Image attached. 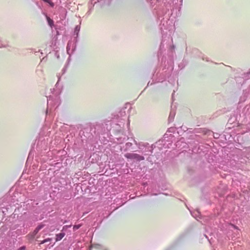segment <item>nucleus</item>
Segmentation results:
<instances>
[{"label": "nucleus", "instance_id": "24", "mask_svg": "<svg viewBox=\"0 0 250 250\" xmlns=\"http://www.w3.org/2000/svg\"><path fill=\"white\" fill-rule=\"evenodd\" d=\"M146 160L148 161V162H152V161L150 157H147Z\"/></svg>", "mask_w": 250, "mask_h": 250}, {"label": "nucleus", "instance_id": "3", "mask_svg": "<svg viewBox=\"0 0 250 250\" xmlns=\"http://www.w3.org/2000/svg\"><path fill=\"white\" fill-rule=\"evenodd\" d=\"M112 0H90L89 3V11L87 12L88 14H90V11L92 9L94 5L97 2H99L101 6L104 5H109Z\"/></svg>", "mask_w": 250, "mask_h": 250}, {"label": "nucleus", "instance_id": "35", "mask_svg": "<svg viewBox=\"0 0 250 250\" xmlns=\"http://www.w3.org/2000/svg\"><path fill=\"white\" fill-rule=\"evenodd\" d=\"M146 87L144 88V90H146Z\"/></svg>", "mask_w": 250, "mask_h": 250}, {"label": "nucleus", "instance_id": "4", "mask_svg": "<svg viewBox=\"0 0 250 250\" xmlns=\"http://www.w3.org/2000/svg\"><path fill=\"white\" fill-rule=\"evenodd\" d=\"M125 157L128 159L135 160L137 162H140L145 160L144 156L134 153H127L125 154Z\"/></svg>", "mask_w": 250, "mask_h": 250}, {"label": "nucleus", "instance_id": "2", "mask_svg": "<svg viewBox=\"0 0 250 250\" xmlns=\"http://www.w3.org/2000/svg\"><path fill=\"white\" fill-rule=\"evenodd\" d=\"M165 63L166 61H165V67L162 69V71L160 74V77L161 78L159 79V80L162 82L166 80L170 76L173 69V62L172 59H170L169 61H167V63L168 64V66L167 68H166L167 64Z\"/></svg>", "mask_w": 250, "mask_h": 250}, {"label": "nucleus", "instance_id": "27", "mask_svg": "<svg viewBox=\"0 0 250 250\" xmlns=\"http://www.w3.org/2000/svg\"><path fill=\"white\" fill-rule=\"evenodd\" d=\"M152 83H150V82H149L147 83V86H148L149 85H152Z\"/></svg>", "mask_w": 250, "mask_h": 250}, {"label": "nucleus", "instance_id": "16", "mask_svg": "<svg viewBox=\"0 0 250 250\" xmlns=\"http://www.w3.org/2000/svg\"><path fill=\"white\" fill-rule=\"evenodd\" d=\"M132 146V144L130 142L126 143L125 145V151L128 150Z\"/></svg>", "mask_w": 250, "mask_h": 250}, {"label": "nucleus", "instance_id": "32", "mask_svg": "<svg viewBox=\"0 0 250 250\" xmlns=\"http://www.w3.org/2000/svg\"><path fill=\"white\" fill-rule=\"evenodd\" d=\"M248 74H250V71L248 73Z\"/></svg>", "mask_w": 250, "mask_h": 250}, {"label": "nucleus", "instance_id": "29", "mask_svg": "<svg viewBox=\"0 0 250 250\" xmlns=\"http://www.w3.org/2000/svg\"><path fill=\"white\" fill-rule=\"evenodd\" d=\"M134 142L135 143V144L137 145V142L135 141V140H134Z\"/></svg>", "mask_w": 250, "mask_h": 250}, {"label": "nucleus", "instance_id": "9", "mask_svg": "<svg viewBox=\"0 0 250 250\" xmlns=\"http://www.w3.org/2000/svg\"><path fill=\"white\" fill-rule=\"evenodd\" d=\"M148 143H146L144 146L146 147V151H148L150 154L152 155L153 149L155 146L153 145H152L151 146H148Z\"/></svg>", "mask_w": 250, "mask_h": 250}, {"label": "nucleus", "instance_id": "20", "mask_svg": "<svg viewBox=\"0 0 250 250\" xmlns=\"http://www.w3.org/2000/svg\"><path fill=\"white\" fill-rule=\"evenodd\" d=\"M46 3H47L48 4H49V5L51 7H53L54 6V3L51 0H48V2H47Z\"/></svg>", "mask_w": 250, "mask_h": 250}, {"label": "nucleus", "instance_id": "33", "mask_svg": "<svg viewBox=\"0 0 250 250\" xmlns=\"http://www.w3.org/2000/svg\"><path fill=\"white\" fill-rule=\"evenodd\" d=\"M0 212H1L2 213H3V211H0Z\"/></svg>", "mask_w": 250, "mask_h": 250}, {"label": "nucleus", "instance_id": "30", "mask_svg": "<svg viewBox=\"0 0 250 250\" xmlns=\"http://www.w3.org/2000/svg\"><path fill=\"white\" fill-rule=\"evenodd\" d=\"M174 48V46H172V47H171V49H173Z\"/></svg>", "mask_w": 250, "mask_h": 250}, {"label": "nucleus", "instance_id": "19", "mask_svg": "<svg viewBox=\"0 0 250 250\" xmlns=\"http://www.w3.org/2000/svg\"><path fill=\"white\" fill-rule=\"evenodd\" d=\"M141 152V153L144 155V156H146V155H151L150 154V153L148 152V151H146V149L145 150H141L140 151Z\"/></svg>", "mask_w": 250, "mask_h": 250}, {"label": "nucleus", "instance_id": "7", "mask_svg": "<svg viewBox=\"0 0 250 250\" xmlns=\"http://www.w3.org/2000/svg\"><path fill=\"white\" fill-rule=\"evenodd\" d=\"M88 129L87 128H84L83 130H81L80 132V135L82 138V140H84L87 138L90 137L91 135L88 132Z\"/></svg>", "mask_w": 250, "mask_h": 250}, {"label": "nucleus", "instance_id": "6", "mask_svg": "<svg viewBox=\"0 0 250 250\" xmlns=\"http://www.w3.org/2000/svg\"><path fill=\"white\" fill-rule=\"evenodd\" d=\"M75 42H73L71 41H69L68 42L66 50L68 54H70V51L71 50V53H72L76 49V43L77 42H76V41L74 40Z\"/></svg>", "mask_w": 250, "mask_h": 250}, {"label": "nucleus", "instance_id": "10", "mask_svg": "<svg viewBox=\"0 0 250 250\" xmlns=\"http://www.w3.org/2000/svg\"><path fill=\"white\" fill-rule=\"evenodd\" d=\"M175 115V111L173 109H171L170 112L169 113V117H168V121L169 122H171L173 121Z\"/></svg>", "mask_w": 250, "mask_h": 250}, {"label": "nucleus", "instance_id": "14", "mask_svg": "<svg viewBox=\"0 0 250 250\" xmlns=\"http://www.w3.org/2000/svg\"><path fill=\"white\" fill-rule=\"evenodd\" d=\"M46 19L48 22V24L50 27H52L54 25V21L52 19L46 16Z\"/></svg>", "mask_w": 250, "mask_h": 250}, {"label": "nucleus", "instance_id": "15", "mask_svg": "<svg viewBox=\"0 0 250 250\" xmlns=\"http://www.w3.org/2000/svg\"><path fill=\"white\" fill-rule=\"evenodd\" d=\"M244 93L245 96H246V97H248L250 96V85L247 89H246L244 91Z\"/></svg>", "mask_w": 250, "mask_h": 250}, {"label": "nucleus", "instance_id": "11", "mask_svg": "<svg viewBox=\"0 0 250 250\" xmlns=\"http://www.w3.org/2000/svg\"><path fill=\"white\" fill-rule=\"evenodd\" d=\"M65 235V233L61 232L56 235V241H60Z\"/></svg>", "mask_w": 250, "mask_h": 250}, {"label": "nucleus", "instance_id": "26", "mask_svg": "<svg viewBox=\"0 0 250 250\" xmlns=\"http://www.w3.org/2000/svg\"><path fill=\"white\" fill-rule=\"evenodd\" d=\"M181 142V141H179L177 142V143H176V146H179V145H180V143Z\"/></svg>", "mask_w": 250, "mask_h": 250}, {"label": "nucleus", "instance_id": "1", "mask_svg": "<svg viewBox=\"0 0 250 250\" xmlns=\"http://www.w3.org/2000/svg\"><path fill=\"white\" fill-rule=\"evenodd\" d=\"M179 0H172L171 2L167 0H150V5L153 8V13L160 21V25L166 26L172 15V11L178 8Z\"/></svg>", "mask_w": 250, "mask_h": 250}, {"label": "nucleus", "instance_id": "22", "mask_svg": "<svg viewBox=\"0 0 250 250\" xmlns=\"http://www.w3.org/2000/svg\"><path fill=\"white\" fill-rule=\"evenodd\" d=\"M213 137L214 138L217 139L219 137V134L218 133L214 134Z\"/></svg>", "mask_w": 250, "mask_h": 250}, {"label": "nucleus", "instance_id": "28", "mask_svg": "<svg viewBox=\"0 0 250 250\" xmlns=\"http://www.w3.org/2000/svg\"><path fill=\"white\" fill-rule=\"evenodd\" d=\"M187 146V144L185 143V146H183V147H186Z\"/></svg>", "mask_w": 250, "mask_h": 250}, {"label": "nucleus", "instance_id": "34", "mask_svg": "<svg viewBox=\"0 0 250 250\" xmlns=\"http://www.w3.org/2000/svg\"><path fill=\"white\" fill-rule=\"evenodd\" d=\"M146 87L144 88V90H146Z\"/></svg>", "mask_w": 250, "mask_h": 250}, {"label": "nucleus", "instance_id": "13", "mask_svg": "<svg viewBox=\"0 0 250 250\" xmlns=\"http://www.w3.org/2000/svg\"><path fill=\"white\" fill-rule=\"evenodd\" d=\"M192 215L195 217V218H197V217H199V218H200V216H201V213L199 212V211L197 209L196 210H195V211L193 212H191Z\"/></svg>", "mask_w": 250, "mask_h": 250}, {"label": "nucleus", "instance_id": "25", "mask_svg": "<svg viewBox=\"0 0 250 250\" xmlns=\"http://www.w3.org/2000/svg\"><path fill=\"white\" fill-rule=\"evenodd\" d=\"M231 226H232L233 228H234L235 229H238V230L237 227H236V226H235V225H231Z\"/></svg>", "mask_w": 250, "mask_h": 250}, {"label": "nucleus", "instance_id": "31", "mask_svg": "<svg viewBox=\"0 0 250 250\" xmlns=\"http://www.w3.org/2000/svg\"><path fill=\"white\" fill-rule=\"evenodd\" d=\"M163 61H164V58H163L162 59V62H163Z\"/></svg>", "mask_w": 250, "mask_h": 250}, {"label": "nucleus", "instance_id": "36", "mask_svg": "<svg viewBox=\"0 0 250 250\" xmlns=\"http://www.w3.org/2000/svg\"><path fill=\"white\" fill-rule=\"evenodd\" d=\"M146 87L144 88V90H146Z\"/></svg>", "mask_w": 250, "mask_h": 250}, {"label": "nucleus", "instance_id": "17", "mask_svg": "<svg viewBox=\"0 0 250 250\" xmlns=\"http://www.w3.org/2000/svg\"><path fill=\"white\" fill-rule=\"evenodd\" d=\"M51 240H52V239L50 238H48L45 239L43 240L42 241H41L40 243L39 244V246H40L41 244H44V243H47L48 242H49Z\"/></svg>", "mask_w": 250, "mask_h": 250}, {"label": "nucleus", "instance_id": "18", "mask_svg": "<svg viewBox=\"0 0 250 250\" xmlns=\"http://www.w3.org/2000/svg\"><path fill=\"white\" fill-rule=\"evenodd\" d=\"M81 226L82 225L81 224L74 225L73 228V231H76L78 229L81 227Z\"/></svg>", "mask_w": 250, "mask_h": 250}, {"label": "nucleus", "instance_id": "21", "mask_svg": "<svg viewBox=\"0 0 250 250\" xmlns=\"http://www.w3.org/2000/svg\"><path fill=\"white\" fill-rule=\"evenodd\" d=\"M26 247L25 246H22L20 247L17 250H26Z\"/></svg>", "mask_w": 250, "mask_h": 250}, {"label": "nucleus", "instance_id": "12", "mask_svg": "<svg viewBox=\"0 0 250 250\" xmlns=\"http://www.w3.org/2000/svg\"><path fill=\"white\" fill-rule=\"evenodd\" d=\"M164 41L163 40L161 43V44L160 45V49L158 52V58L159 59H160V58L161 57V56L162 55V50L163 48H164Z\"/></svg>", "mask_w": 250, "mask_h": 250}, {"label": "nucleus", "instance_id": "8", "mask_svg": "<svg viewBox=\"0 0 250 250\" xmlns=\"http://www.w3.org/2000/svg\"><path fill=\"white\" fill-rule=\"evenodd\" d=\"M80 27H81L80 25H78L76 26V27L74 29V36H76V37H74V40L76 41V42H78V38L79 33L80 30Z\"/></svg>", "mask_w": 250, "mask_h": 250}, {"label": "nucleus", "instance_id": "23", "mask_svg": "<svg viewBox=\"0 0 250 250\" xmlns=\"http://www.w3.org/2000/svg\"><path fill=\"white\" fill-rule=\"evenodd\" d=\"M7 46H8V45H3L2 44L0 45V48H1V47H6Z\"/></svg>", "mask_w": 250, "mask_h": 250}, {"label": "nucleus", "instance_id": "37", "mask_svg": "<svg viewBox=\"0 0 250 250\" xmlns=\"http://www.w3.org/2000/svg\"><path fill=\"white\" fill-rule=\"evenodd\" d=\"M180 2H182V0H180Z\"/></svg>", "mask_w": 250, "mask_h": 250}, {"label": "nucleus", "instance_id": "5", "mask_svg": "<svg viewBox=\"0 0 250 250\" xmlns=\"http://www.w3.org/2000/svg\"><path fill=\"white\" fill-rule=\"evenodd\" d=\"M44 227V224H41L39 225L32 232L29 233L26 236L27 239L30 241L34 239L35 236L39 232V231Z\"/></svg>", "mask_w": 250, "mask_h": 250}]
</instances>
